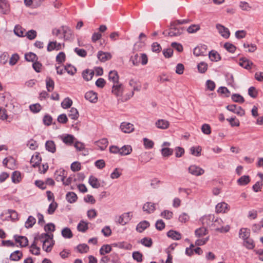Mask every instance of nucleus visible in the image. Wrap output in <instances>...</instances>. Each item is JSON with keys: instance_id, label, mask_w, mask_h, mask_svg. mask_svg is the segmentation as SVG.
Here are the masks:
<instances>
[{"instance_id": "1", "label": "nucleus", "mask_w": 263, "mask_h": 263, "mask_svg": "<svg viewBox=\"0 0 263 263\" xmlns=\"http://www.w3.org/2000/svg\"><path fill=\"white\" fill-rule=\"evenodd\" d=\"M203 225L206 226L212 230H215L220 233H226L229 231L230 227L227 226L222 227V220L220 218L215 217L214 215L209 214L205 215L202 218Z\"/></svg>"}, {"instance_id": "2", "label": "nucleus", "mask_w": 263, "mask_h": 263, "mask_svg": "<svg viewBox=\"0 0 263 263\" xmlns=\"http://www.w3.org/2000/svg\"><path fill=\"white\" fill-rule=\"evenodd\" d=\"M184 31L183 27L179 26L175 22H173L170 24L168 36H178L182 34Z\"/></svg>"}, {"instance_id": "3", "label": "nucleus", "mask_w": 263, "mask_h": 263, "mask_svg": "<svg viewBox=\"0 0 263 263\" xmlns=\"http://www.w3.org/2000/svg\"><path fill=\"white\" fill-rule=\"evenodd\" d=\"M226 108L240 116H243L245 114V110L235 104H231L227 106Z\"/></svg>"}, {"instance_id": "4", "label": "nucleus", "mask_w": 263, "mask_h": 263, "mask_svg": "<svg viewBox=\"0 0 263 263\" xmlns=\"http://www.w3.org/2000/svg\"><path fill=\"white\" fill-rule=\"evenodd\" d=\"M63 34L61 38L65 41H69L73 38V34L71 30L67 26H63Z\"/></svg>"}, {"instance_id": "5", "label": "nucleus", "mask_w": 263, "mask_h": 263, "mask_svg": "<svg viewBox=\"0 0 263 263\" xmlns=\"http://www.w3.org/2000/svg\"><path fill=\"white\" fill-rule=\"evenodd\" d=\"M124 90L123 86L119 83L114 84L112 87V93L117 97L121 96Z\"/></svg>"}, {"instance_id": "6", "label": "nucleus", "mask_w": 263, "mask_h": 263, "mask_svg": "<svg viewBox=\"0 0 263 263\" xmlns=\"http://www.w3.org/2000/svg\"><path fill=\"white\" fill-rule=\"evenodd\" d=\"M53 234H49L48 233H42L41 235H39L34 237L33 242H36V243L39 241H41L43 243L45 241H48L49 239H52Z\"/></svg>"}, {"instance_id": "7", "label": "nucleus", "mask_w": 263, "mask_h": 263, "mask_svg": "<svg viewBox=\"0 0 263 263\" xmlns=\"http://www.w3.org/2000/svg\"><path fill=\"white\" fill-rule=\"evenodd\" d=\"M216 28L218 30L219 34H220L225 39L229 37L230 32L228 28L220 24H217Z\"/></svg>"}, {"instance_id": "8", "label": "nucleus", "mask_w": 263, "mask_h": 263, "mask_svg": "<svg viewBox=\"0 0 263 263\" xmlns=\"http://www.w3.org/2000/svg\"><path fill=\"white\" fill-rule=\"evenodd\" d=\"M207 46L205 45H201L195 47L193 50V53L196 57L204 56L206 54Z\"/></svg>"}, {"instance_id": "9", "label": "nucleus", "mask_w": 263, "mask_h": 263, "mask_svg": "<svg viewBox=\"0 0 263 263\" xmlns=\"http://www.w3.org/2000/svg\"><path fill=\"white\" fill-rule=\"evenodd\" d=\"M121 130L125 133H130L134 130V126L133 124L126 122H122L120 125Z\"/></svg>"}, {"instance_id": "10", "label": "nucleus", "mask_w": 263, "mask_h": 263, "mask_svg": "<svg viewBox=\"0 0 263 263\" xmlns=\"http://www.w3.org/2000/svg\"><path fill=\"white\" fill-rule=\"evenodd\" d=\"M130 213H126L117 218L116 221L122 225H125L130 220L131 217Z\"/></svg>"}, {"instance_id": "11", "label": "nucleus", "mask_w": 263, "mask_h": 263, "mask_svg": "<svg viewBox=\"0 0 263 263\" xmlns=\"http://www.w3.org/2000/svg\"><path fill=\"white\" fill-rule=\"evenodd\" d=\"M189 171L191 174L195 176H200L204 172L202 168L195 165L190 166L189 167Z\"/></svg>"}, {"instance_id": "12", "label": "nucleus", "mask_w": 263, "mask_h": 263, "mask_svg": "<svg viewBox=\"0 0 263 263\" xmlns=\"http://www.w3.org/2000/svg\"><path fill=\"white\" fill-rule=\"evenodd\" d=\"M12 214H15V211L10 210L5 211L1 215V218L2 220H11L14 221L15 218H12Z\"/></svg>"}, {"instance_id": "13", "label": "nucleus", "mask_w": 263, "mask_h": 263, "mask_svg": "<svg viewBox=\"0 0 263 263\" xmlns=\"http://www.w3.org/2000/svg\"><path fill=\"white\" fill-rule=\"evenodd\" d=\"M155 204L151 202H147L144 204L143 206V210L144 212L148 214L153 213L156 210Z\"/></svg>"}, {"instance_id": "14", "label": "nucleus", "mask_w": 263, "mask_h": 263, "mask_svg": "<svg viewBox=\"0 0 263 263\" xmlns=\"http://www.w3.org/2000/svg\"><path fill=\"white\" fill-rule=\"evenodd\" d=\"M61 44L60 43H57L56 41L49 42L47 48V50L49 52L54 50L58 51L61 50Z\"/></svg>"}, {"instance_id": "15", "label": "nucleus", "mask_w": 263, "mask_h": 263, "mask_svg": "<svg viewBox=\"0 0 263 263\" xmlns=\"http://www.w3.org/2000/svg\"><path fill=\"white\" fill-rule=\"evenodd\" d=\"M239 65L244 68L249 70L251 69L253 63L249 60L245 58H242L240 59Z\"/></svg>"}, {"instance_id": "16", "label": "nucleus", "mask_w": 263, "mask_h": 263, "mask_svg": "<svg viewBox=\"0 0 263 263\" xmlns=\"http://www.w3.org/2000/svg\"><path fill=\"white\" fill-rule=\"evenodd\" d=\"M66 172L62 169L57 171L54 173V177L56 181H64V179L66 177Z\"/></svg>"}, {"instance_id": "17", "label": "nucleus", "mask_w": 263, "mask_h": 263, "mask_svg": "<svg viewBox=\"0 0 263 263\" xmlns=\"http://www.w3.org/2000/svg\"><path fill=\"white\" fill-rule=\"evenodd\" d=\"M228 210V204L226 202L218 203L216 206V211L217 213H226Z\"/></svg>"}, {"instance_id": "18", "label": "nucleus", "mask_w": 263, "mask_h": 263, "mask_svg": "<svg viewBox=\"0 0 263 263\" xmlns=\"http://www.w3.org/2000/svg\"><path fill=\"white\" fill-rule=\"evenodd\" d=\"M119 75L116 70H111L108 74V79L114 84L119 83Z\"/></svg>"}, {"instance_id": "19", "label": "nucleus", "mask_w": 263, "mask_h": 263, "mask_svg": "<svg viewBox=\"0 0 263 263\" xmlns=\"http://www.w3.org/2000/svg\"><path fill=\"white\" fill-rule=\"evenodd\" d=\"M155 125L158 128L165 129L169 127L170 123L169 122L166 120L159 119L156 122Z\"/></svg>"}, {"instance_id": "20", "label": "nucleus", "mask_w": 263, "mask_h": 263, "mask_svg": "<svg viewBox=\"0 0 263 263\" xmlns=\"http://www.w3.org/2000/svg\"><path fill=\"white\" fill-rule=\"evenodd\" d=\"M85 98L86 100L93 103L96 102L98 99L97 94L92 91L87 92L85 95Z\"/></svg>"}, {"instance_id": "21", "label": "nucleus", "mask_w": 263, "mask_h": 263, "mask_svg": "<svg viewBox=\"0 0 263 263\" xmlns=\"http://www.w3.org/2000/svg\"><path fill=\"white\" fill-rule=\"evenodd\" d=\"M94 73L95 72L93 70L87 69L84 70L82 74L83 79L86 81H88L92 79Z\"/></svg>"}, {"instance_id": "22", "label": "nucleus", "mask_w": 263, "mask_h": 263, "mask_svg": "<svg viewBox=\"0 0 263 263\" xmlns=\"http://www.w3.org/2000/svg\"><path fill=\"white\" fill-rule=\"evenodd\" d=\"M97 57L101 62H105L110 59L111 58V55L110 53L101 51L98 52Z\"/></svg>"}, {"instance_id": "23", "label": "nucleus", "mask_w": 263, "mask_h": 263, "mask_svg": "<svg viewBox=\"0 0 263 263\" xmlns=\"http://www.w3.org/2000/svg\"><path fill=\"white\" fill-rule=\"evenodd\" d=\"M39 155V153H35V154L32 156V158L30 160V164L33 167H35L40 164L41 161V158Z\"/></svg>"}, {"instance_id": "24", "label": "nucleus", "mask_w": 263, "mask_h": 263, "mask_svg": "<svg viewBox=\"0 0 263 263\" xmlns=\"http://www.w3.org/2000/svg\"><path fill=\"white\" fill-rule=\"evenodd\" d=\"M149 225L150 224L149 222L146 220H144L138 224L136 227V230L138 232L141 233L144 230H145L147 228H148L149 226Z\"/></svg>"}, {"instance_id": "25", "label": "nucleus", "mask_w": 263, "mask_h": 263, "mask_svg": "<svg viewBox=\"0 0 263 263\" xmlns=\"http://www.w3.org/2000/svg\"><path fill=\"white\" fill-rule=\"evenodd\" d=\"M167 236L174 240H180L181 239V234L176 231L170 230L167 233Z\"/></svg>"}, {"instance_id": "26", "label": "nucleus", "mask_w": 263, "mask_h": 263, "mask_svg": "<svg viewBox=\"0 0 263 263\" xmlns=\"http://www.w3.org/2000/svg\"><path fill=\"white\" fill-rule=\"evenodd\" d=\"M53 240L49 239L48 241H45L43 243V249L45 250L47 252H49L51 251L52 247L54 245Z\"/></svg>"}, {"instance_id": "27", "label": "nucleus", "mask_w": 263, "mask_h": 263, "mask_svg": "<svg viewBox=\"0 0 263 263\" xmlns=\"http://www.w3.org/2000/svg\"><path fill=\"white\" fill-rule=\"evenodd\" d=\"M46 88L49 92L52 91L54 89V82L50 77H47L46 79Z\"/></svg>"}, {"instance_id": "28", "label": "nucleus", "mask_w": 263, "mask_h": 263, "mask_svg": "<svg viewBox=\"0 0 263 263\" xmlns=\"http://www.w3.org/2000/svg\"><path fill=\"white\" fill-rule=\"evenodd\" d=\"M66 199L68 202L72 203L77 201L78 197L74 192H70L67 193Z\"/></svg>"}, {"instance_id": "29", "label": "nucleus", "mask_w": 263, "mask_h": 263, "mask_svg": "<svg viewBox=\"0 0 263 263\" xmlns=\"http://www.w3.org/2000/svg\"><path fill=\"white\" fill-rule=\"evenodd\" d=\"M132 151V147L130 145H124L120 148L119 154L122 156L129 155Z\"/></svg>"}, {"instance_id": "30", "label": "nucleus", "mask_w": 263, "mask_h": 263, "mask_svg": "<svg viewBox=\"0 0 263 263\" xmlns=\"http://www.w3.org/2000/svg\"><path fill=\"white\" fill-rule=\"evenodd\" d=\"M68 116L71 119L76 120L79 118V114L78 110L76 108L72 107L69 110Z\"/></svg>"}, {"instance_id": "31", "label": "nucleus", "mask_w": 263, "mask_h": 263, "mask_svg": "<svg viewBox=\"0 0 263 263\" xmlns=\"http://www.w3.org/2000/svg\"><path fill=\"white\" fill-rule=\"evenodd\" d=\"M129 85L133 88L134 91H139L141 86L139 82L134 79H131L129 82Z\"/></svg>"}, {"instance_id": "32", "label": "nucleus", "mask_w": 263, "mask_h": 263, "mask_svg": "<svg viewBox=\"0 0 263 263\" xmlns=\"http://www.w3.org/2000/svg\"><path fill=\"white\" fill-rule=\"evenodd\" d=\"M209 57L212 61L217 62L221 59L219 54L215 50L211 51L209 53Z\"/></svg>"}, {"instance_id": "33", "label": "nucleus", "mask_w": 263, "mask_h": 263, "mask_svg": "<svg viewBox=\"0 0 263 263\" xmlns=\"http://www.w3.org/2000/svg\"><path fill=\"white\" fill-rule=\"evenodd\" d=\"M9 9V4L6 0H0V12L6 13Z\"/></svg>"}, {"instance_id": "34", "label": "nucleus", "mask_w": 263, "mask_h": 263, "mask_svg": "<svg viewBox=\"0 0 263 263\" xmlns=\"http://www.w3.org/2000/svg\"><path fill=\"white\" fill-rule=\"evenodd\" d=\"M62 141L67 145H71L74 142V137L71 135H67L62 138Z\"/></svg>"}, {"instance_id": "35", "label": "nucleus", "mask_w": 263, "mask_h": 263, "mask_svg": "<svg viewBox=\"0 0 263 263\" xmlns=\"http://www.w3.org/2000/svg\"><path fill=\"white\" fill-rule=\"evenodd\" d=\"M45 146L46 149L52 153H54L55 152V145L53 141H47L46 142Z\"/></svg>"}, {"instance_id": "36", "label": "nucleus", "mask_w": 263, "mask_h": 263, "mask_svg": "<svg viewBox=\"0 0 263 263\" xmlns=\"http://www.w3.org/2000/svg\"><path fill=\"white\" fill-rule=\"evenodd\" d=\"M208 234V231L205 227H201L196 230L195 234L196 236L200 237L203 236Z\"/></svg>"}, {"instance_id": "37", "label": "nucleus", "mask_w": 263, "mask_h": 263, "mask_svg": "<svg viewBox=\"0 0 263 263\" xmlns=\"http://www.w3.org/2000/svg\"><path fill=\"white\" fill-rule=\"evenodd\" d=\"M35 222L36 219L32 216H29L25 222V227L28 229L31 228L34 226Z\"/></svg>"}, {"instance_id": "38", "label": "nucleus", "mask_w": 263, "mask_h": 263, "mask_svg": "<svg viewBox=\"0 0 263 263\" xmlns=\"http://www.w3.org/2000/svg\"><path fill=\"white\" fill-rule=\"evenodd\" d=\"M88 223L83 220L78 224L77 229L80 232H85L88 229Z\"/></svg>"}, {"instance_id": "39", "label": "nucleus", "mask_w": 263, "mask_h": 263, "mask_svg": "<svg viewBox=\"0 0 263 263\" xmlns=\"http://www.w3.org/2000/svg\"><path fill=\"white\" fill-rule=\"evenodd\" d=\"M239 237L245 240L249 238L250 236L249 230L246 228H242L239 231Z\"/></svg>"}, {"instance_id": "40", "label": "nucleus", "mask_w": 263, "mask_h": 263, "mask_svg": "<svg viewBox=\"0 0 263 263\" xmlns=\"http://www.w3.org/2000/svg\"><path fill=\"white\" fill-rule=\"evenodd\" d=\"M97 144L100 147V149L103 151L107 147L108 145V141L107 139L103 138L97 141Z\"/></svg>"}, {"instance_id": "41", "label": "nucleus", "mask_w": 263, "mask_h": 263, "mask_svg": "<svg viewBox=\"0 0 263 263\" xmlns=\"http://www.w3.org/2000/svg\"><path fill=\"white\" fill-rule=\"evenodd\" d=\"M25 59L29 62H34L37 60V57L36 55L33 52H29L25 54Z\"/></svg>"}, {"instance_id": "42", "label": "nucleus", "mask_w": 263, "mask_h": 263, "mask_svg": "<svg viewBox=\"0 0 263 263\" xmlns=\"http://www.w3.org/2000/svg\"><path fill=\"white\" fill-rule=\"evenodd\" d=\"M232 100L237 103H242L245 101V99L242 96L239 94L234 93L232 95Z\"/></svg>"}, {"instance_id": "43", "label": "nucleus", "mask_w": 263, "mask_h": 263, "mask_svg": "<svg viewBox=\"0 0 263 263\" xmlns=\"http://www.w3.org/2000/svg\"><path fill=\"white\" fill-rule=\"evenodd\" d=\"M28 243V240L26 237L17 236V243H19L22 247L27 246Z\"/></svg>"}, {"instance_id": "44", "label": "nucleus", "mask_w": 263, "mask_h": 263, "mask_svg": "<svg viewBox=\"0 0 263 263\" xmlns=\"http://www.w3.org/2000/svg\"><path fill=\"white\" fill-rule=\"evenodd\" d=\"M62 235L65 238H70L73 236L71 231L68 228H65L62 230Z\"/></svg>"}, {"instance_id": "45", "label": "nucleus", "mask_w": 263, "mask_h": 263, "mask_svg": "<svg viewBox=\"0 0 263 263\" xmlns=\"http://www.w3.org/2000/svg\"><path fill=\"white\" fill-rule=\"evenodd\" d=\"M191 153L193 155L195 156H200L201 155V147L198 146H193L190 148Z\"/></svg>"}, {"instance_id": "46", "label": "nucleus", "mask_w": 263, "mask_h": 263, "mask_svg": "<svg viewBox=\"0 0 263 263\" xmlns=\"http://www.w3.org/2000/svg\"><path fill=\"white\" fill-rule=\"evenodd\" d=\"M111 251V247L109 245H103L100 250V253L102 255L109 253Z\"/></svg>"}, {"instance_id": "47", "label": "nucleus", "mask_w": 263, "mask_h": 263, "mask_svg": "<svg viewBox=\"0 0 263 263\" xmlns=\"http://www.w3.org/2000/svg\"><path fill=\"white\" fill-rule=\"evenodd\" d=\"M239 6L242 10L246 11H249L252 9V7L246 2H240Z\"/></svg>"}, {"instance_id": "48", "label": "nucleus", "mask_w": 263, "mask_h": 263, "mask_svg": "<svg viewBox=\"0 0 263 263\" xmlns=\"http://www.w3.org/2000/svg\"><path fill=\"white\" fill-rule=\"evenodd\" d=\"M72 104V101L69 98H66L61 103L62 107L66 109L69 108Z\"/></svg>"}, {"instance_id": "49", "label": "nucleus", "mask_w": 263, "mask_h": 263, "mask_svg": "<svg viewBox=\"0 0 263 263\" xmlns=\"http://www.w3.org/2000/svg\"><path fill=\"white\" fill-rule=\"evenodd\" d=\"M36 245L37 243L36 242H33L30 247V251L33 254L38 255L40 253V248L39 247H37L36 246Z\"/></svg>"}, {"instance_id": "50", "label": "nucleus", "mask_w": 263, "mask_h": 263, "mask_svg": "<svg viewBox=\"0 0 263 263\" xmlns=\"http://www.w3.org/2000/svg\"><path fill=\"white\" fill-rule=\"evenodd\" d=\"M57 207V203L54 201H53L49 205L48 209L47 210V213L50 215L53 214Z\"/></svg>"}, {"instance_id": "51", "label": "nucleus", "mask_w": 263, "mask_h": 263, "mask_svg": "<svg viewBox=\"0 0 263 263\" xmlns=\"http://www.w3.org/2000/svg\"><path fill=\"white\" fill-rule=\"evenodd\" d=\"M64 70H66L68 74L72 76L74 75L77 71V69L70 64L66 65L64 67Z\"/></svg>"}, {"instance_id": "52", "label": "nucleus", "mask_w": 263, "mask_h": 263, "mask_svg": "<svg viewBox=\"0 0 263 263\" xmlns=\"http://www.w3.org/2000/svg\"><path fill=\"white\" fill-rule=\"evenodd\" d=\"M78 251L81 253H87L89 250V247L85 243L80 244L77 247Z\"/></svg>"}, {"instance_id": "53", "label": "nucleus", "mask_w": 263, "mask_h": 263, "mask_svg": "<svg viewBox=\"0 0 263 263\" xmlns=\"http://www.w3.org/2000/svg\"><path fill=\"white\" fill-rule=\"evenodd\" d=\"M243 245L248 249H252L254 247L253 240L249 238L244 240Z\"/></svg>"}, {"instance_id": "54", "label": "nucleus", "mask_w": 263, "mask_h": 263, "mask_svg": "<svg viewBox=\"0 0 263 263\" xmlns=\"http://www.w3.org/2000/svg\"><path fill=\"white\" fill-rule=\"evenodd\" d=\"M9 59V55L7 52H4L0 55V63L5 65L6 64L8 59Z\"/></svg>"}, {"instance_id": "55", "label": "nucleus", "mask_w": 263, "mask_h": 263, "mask_svg": "<svg viewBox=\"0 0 263 263\" xmlns=\"http://www.w3.org/2000/svg\"><path fill=\"white\" fill-rule=\"evenodd\" d=\"M173 153V149L163 147L161 149V154L163 157H168Z\"/></svg>"}, {"instance_id": "56", "label": "nucleus", "mask_w": 263, "mask_h": 263, "mask_svg": "<svg viewBox=\"0 0 263 263\" xmlns=\"http://www.w3.org/2000/svg\"><path fill=\"white\" fill-rule=\"evenodd\" d=\"M36 36L37 32L34 30H30L26 32V36L30 40L34 39Z\"/></svg>"}, {"instance_id": "57", "label": "nucleus", "mask_w": 263, "mask_h": 263, "mask_svg": "<svg viewBox=\"0 0 263 263\" xmlns=\"http://www.w3.org/2000/svg\"><path fill=\"white\" fill-rule=\"evenodd\" d=\"M224 48L231 53H234L236 50V47L231 43H226L224 45Z\"/></svg>"}, {"instance_id": "58", "label": "nucleus", "mask_w": 263, "mask_h": 263, "mask_svg": "<svg viewBox=\"0 0 263 263\" xmlns=\"http://www.w3.org/2000/svg\"><path fill=\"white\" fill-rule=\"evenodd\" d=\"M140 242L143 246L146 247H150L153 244L152 239L147 237H144L142 238Z\"/></svg>"}, {"instance_id": "59", "label": "nucleus", "mask_w": 263, "mask_h": 263, "mask_svg": "<svg viewBox=\"0 0 263 263\" xmlns=\"http://www.w3.org/2000/svg\"><path fill=\"white\" fill-rule=\"evenodd\" d=\"M29 108L32 112L34 113H37L41 110L42 107L40 104L36 103L30 105Z\"/></svg>"}, {"instance_id": "60", "label": "nucleus", "mask_w": 263, "mask_h": 263, "mask_svg": "<svg viewBox=\"0 0 263 263\" xmlns=\"http://www.w3.org/2000/svg\"><path fill=\"white\" fill-rule=\"evenodd\" d=\"M197 67L200 73H204L208 69V65L206 63L201 62L198 64Z\"/></svg>"}, {"instance_id": "61", "label": "nucleus", "mask_w": 263, "mask_h": 263, "mask_svg": "<svg viewBox=\"0 0 263 263\" xmlns=\"http://www.w3.org/2000/svg\"><path fill=\"white\" fill-rule=\"evenodd\" d=\"M202 132L205 135H210L211 133V129L209 124H204L201 127Z\"/></svg>"}, {"instance_id": "62", "label": "nucleus", "mask_w": 263, "mask_h": 263, "mask_svg": "<svg viewBox=\"0 0 263 263\" xmlns=\"http://www.w3.org/2000/svg\"><path fill=\"white\" fill-rule=\"evenodd\" d=\"M74 52L81 57H85L87 55V52L83 49H80L79 48H76L74 49Z\"/></svg>"}, {"instance_id": "63", "label": "nucleus", "mask_w": 263, "mask_h": 263, "mask_svg": "<svg viewBox=\"0 0 263 263\" xmlns=\"http://www.w3.org/2000/svg\"><path fill=\"white\" fill-rule=\"evenodd\" d=\"M144 145L146 148H152L154 146V142L147 138L143 139Z\"/></svg>"}, {"instance_id": "64", "label": "nucleus", "mask_w": 263, "mask_h": 263, "mask_svg": "<svg viewBox=\"0 0 263 263\" xmlns=\"http://www.w3.org/2000/svg\"><path fill=\"white\" fill-rule=\"evenodd\" d=\"M248 94L251 97L255 98L257 96L258 92L256 91V88L252 86L248 89Z\"/></svg>"}]
</instances>
